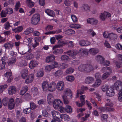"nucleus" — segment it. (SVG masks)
<instances>
[{"label":"nucleus","mask_w":122,"mask_h":122,"mask_svg":"<svg viewBox=\"0 0 122 122\" xmlns=\"http://www.w3.org/2000/svg\"><path fill=\"white\" fill-rule=\"evenodd\" d=\"M78 70L81 71L89 73L93 70H94V68L90 64H81L78 67Z\"/></svg>","instance_id":"f257e3e1"},{"label":"nucleus","mask_w":122,"mask_h":122,"mask_svg":"<svg viewBox=\"0 0 122 122\" xmlns=\"http://www.w3.org/2000/svg\"><path fill=\"white\" fill-rule=\"evenodd\" d=\"M65 94L62 96L63 100L65 104H68L69 103V99L72 97V94L71 90L68 89H66Z\"/></svg>","instance_id":"f03ea898"},{"label":"nucleus","mask_w":122,"mask_h":122,"mask_svg":"<svg viewBox=\"0 0 122 122\" xmlns=\"http://www.w3.org/2000/svg\"><path fill=\"white\" fill-rule=\"evenodd\" d=\"M40 20V15L38 14H35L32 18L31 23L33 24L36 25L38 24Z\"/></svg>","instance_id":"7ed1b4c3"},{"label":"nucleus","mask_w":122,"mask_h":122,"mask_svg":"<svg viewBox=\"0 0 122 122\" xmlns=\"http://www.w3.org/2000/svg\"><path fill=\"white\" fill-rule=\"evenodd\" d=\"M63 104L62 101L59 99H56L53 102V107L55 109H57Z\"/></svg>","instance_id":"20e7f679"},{"label":"nucleus","mask_w":122,"mask_h":122,"mask_svg":"<svg viewBox=\"0 0 122 122\" xmlns=\"http://www.w3.org/2000/svg\"><path fill=\"white\" fill-rule=\"evenodd\" d=\"M56 85V88L59 91H61L63 90L64 88V84L63 81H60L58 82Z\"/></svg>","instance_id":"39448f33"},{"label":"nucleus","mask_w":122,"mask_h":122,"mask_svg":"<svg viewBox=\"0 0 122 122\" xmlns=\"http://www.w3.org/2000/svg\"><path fill=\"white\" fill-rule=\"evenodd\" d=\"M51 114L53 117L56 118L57 121H61V119H60V118L61 117V115L58 111L55 110L51 112Z\"/></svg>","instance_id":"423d86ee"},{"label":"nucleus","mask_w":122,"mask_h":122,"mask_svg":"<svg viewBox=\"0 0 122 122\" xmlns=\"http://www.w3.org/2000/svg\"><path fill=\"white\" fill-rule=\"evenodd\" d=\"M111 16V15L109 13L105 12L101 14L100 16V18L102 21H104L107 17H109Z\"/></svg>","instance_id":"0eeeda50"},{"label":"nucleus","mask_w":122,"mask_h":122,"mask_svg":"<svg viewBox=\"0 0 122 122\" xmlns=\"http://www.w3.org/2000/svg\"><path fill=\"white\" fill-rule=\"evenodd\" d=\"M114 87L116 90L119 91L122 89V83L120 81H117L114 84Z\"/></svg>","instance_id":"6e6552de"},{"label":"nucleus","mask_w":122,"mask_h":122,"mask_svg":"<svg viewBox=\"0 0 122 122\" xmlns=\"http://www.w3.org/2000/svg\"><path fill=\"white\" fill-rule=\"evenodd\" d=\"M57 87L56 85L55 82H51L49 83L48 90L50 92L55 91Z\"/></svg>","instance_id":"1a4fd4ad"},{"label":"nucleus","mask_w":122,"mask_h":122,"mask_svg":"<svg viewBox=\"0 0 122 122\" xmlns=\"http://www.w3.org/2000/svg\"><path fill=\"white\" fill-rule=\"evenodd\" d=\"M115 94L114 89L112 88H109L106 91V95L109 97H112Z\"/></svg>","instance_id":"9d476101"},{"label":"nucleus","mask_w":122,"mask_h":122,"mask_svg":"<svg viewBox=\"0 0 122 122\" xmlns=\"http://www.w3.org/2000/svg\"><path fill=\"white\" fill-rule=\"evenodd\" d=\"M65 53L67 54L68 55L74 58V56L78 53V51L76 50L69 51L66 52Z\"/></svg>","instance_id":"9b49d317"},{"label":"nucleus","mask_w":122,"mask_h":122,"mask_svg":"<svg viewBox=\"0 0 122 122\" xmlns=\"http://www.w3.org/2000/svg\"><path fill=\"white\" fill-rule=\"evenodd\" d=\"M89 52L91 55H95L99 52V50L97 48H92L89 50Z\"/></svg>","instance_id":"f8f14e48"},{"label":"nucleus","mask_w":122,"mask_h":122,"mask_svg":"<svg viewBox=\"0 0 122 122\" xmlns=\"http://www.w3.org/2000/svg\"><path fill=\"white\" fill-rule=\"evenodd\" d=\"M88 23L93 25H96L98 23V20L94 18H90L87 20Z\"/></svg>","instance_id":"ddd939ff"},{"label":"nucleus","mask_w":122,"mask_h":122,"mask_svg":"<svg viewBox=\"0 0 122 122\" xmlns=\"http://www.w3.org/2000/svg\"><path fill=\"white\" fill-rule=\"evenodd\" d=\"M8 105L9 108L10 109H12L14 108L15 104L14 100L13 98H11L9 99Z\"/></svg>","instance_id":"4468645a"},{"label":"nucleus","mask_w":122,"mask_h":122,"mask_svg":"<svg viewBox=\"0 0 122 122\" xmlns=\"http://www.w3.org/2000/svg\"><path fill=\"white\" fill-rule=\"evenodd\" d=\"M82 10L84 11L89 12L90 11V8L89 5L86 4H82L81 6Z\"/></svg>","instance_id":"2eb2a0df"},{"label":"nucleus","mask_w":122,"mask_h":122,"mask_svg":"<svg viewBox=\"0 0 122 122\" xmlns=\"http://www.w3.org/2000/svg\"><path fill=\"white\" fill-rule=\"evenodd\" d=\"M95 59L98 62H100V64H102L103 63L105 59L102 56L98 55L96 57Z\"/></svg>","instance_id":"dca6fc26"},{"label":"nucleus","mask_w":122,"mask_h":122,"mask_svg":"<svg viewBox=\"0 0 122 122\" xmlns=\"http://www.w3.org/2000/svg\"><path fill=\"white\" fill-rule=\"evenodd\" d=\"M16 89L15 86H10L8 91L9 94L10 95H12L15 93Z\"/></svg>","instance_id":"f3484780"},{"label":"nucleus","mask_w":122,"mask_h":122,"mask_svg":"<svg viewBox=\"0 0 122 122\" xmlns=\"http://www.w3.org/2000/svg\"><path fill=\"white\" fill-rule=\"evenodd\" d=\"M79 42V45L82 46H87L90 44V43L88 41L83 40H81Z\"/></svg>","instance_id":"a211bd4d"},{"label":"nucleus","mask_w":122,"mask_h":122,"mask_svg":"<svg viewBox=\"0 0 122 122\" xmlns=\"http://www.w3.org/2000/svg\"><path fill=\"white\" fill-rule=\"evenodd\" d=\"M49 84L47 81H44L42 84V88L44 91L48 90Z\"/></svg>","instance_id":"6ab92c4d"},{"label":"nucleus","mask_w":122,"mask_h":122,"mask_svg":"<svg viewBox=\"0 0 122 122\" xmlns=\"http://www.w3.org/2000/svg\"><path fill=\"white\" fill-rule=\"evenodd\" d=\"M55 57L54 55H51L46 57V61L47 63H49L53 61L55 59Z\"/></svg>","instance_id":"aec40b11"},{"label":"nucleus","mask_w":122,"mask_h":122,"mask_svg":"<svg viewBox=\"0 0 122 122\" xmlns=\"http://www.w3.org/2000/svg\"><path fill=\"white\" fill-rule=\"evenodd\" d=\"M45 12L49 16L52 17H54L55 16L54 12L52 10L49 9H46L45 10Z\"/></svg>","instance_id":"412c9836"},{"label":"nucleus","mask_w":122,"mask_h":122,"mask_svg":"<svg viewBox=\"0 0 122 122\" xmlns=\"http://www.w3.org/2000/svg\"><path fill=\"white\" fill-rule=\"evenodd\" d=\"M102 81L100 79H96L94 84L92 85V86L94 87H98L101 84Z\"/></svg>","instance_id":"4be33fe9"},{"label":"nucleus","mask_w":122,"mask_h":122,"mask_svg":"<svg viewBox=\"0 0 122 122\" xmlns=\"http://www.w3.org/2000/svg\"><path fill=\"white\" fill-rule=\"evenodd\" d=\"M28 74V71L27 70L23 69L22 70L21 72V76L23 79H25L26 77Z\"/></svg>","instance_id":"5701e85b"},{"label":"nucleus","mask_w":122,"mask_h":122,"mask_svg":"<svg viewBox=\"0 0 122 122\" xmlns=\"http://www.w3.org/2000/svg\"><path fill=\"white\" fill-rule=\"evenodd\" d=\"M14 46V44L12 43L7 42L4 45V46L6 49H9L12 48Z\"/></svg>","instance_id":"b1692460"},{"label":"nucleus","mask_w":122,"mask_h":122,"mask_svg":"<svg viewBox=\"0 0 122 122\" xmlns=\"http://www.w3.org/2000/svg\"><path fill=\"white\" fill-rule=\"evenodd\" d=\"M94 80V79L93 77H91L88 76L86 78L85 82L86 84H89L91 83Z\"/></svg>","instance_id":"393cba45"},{"label":"nucleus","mask_w":122,"mask_h":122,"mask_svg":"<svg viewBox=\"0 0 122 122\" xmlns=\"http://www.w3.org/2000/svg\"><path fill=\"white\" fill-rule=\"evenodd\" d=\"M60 118H61L60 119H61V120L62 119H64V121H68L70 120L69 117L68 115L65 114H63L61 115V117H60Z\"/></svg>","instance_id":"a878e982"},{"label":"nucleus","mask_w":122,"mask_h":122,"mask_svg":"<svg viewBox=\"0 0 122 122\" xmlns=\"http://www.w3.org/2000/svg\"><path fill=\"white\" fill-rule=\"evenodd\" d=\"M28 90V87L27 86H25L22 87L20 91V94L21 95H23Z\"/></svg>","instance_id":"bb28decb"},{"label":"nucleus","mask_w":122,"mask_h":122,"mask_svg":"<svg viewBox=\"0 0 122 122\" xmlns=\"http://www.w3.org/2000/svg\"><path fill=\"white\" fill-rule=\"evenodd\" d=\"M117 35L113 33H112L110 34L109 38L113 40H115L117 39Z\"/></svg>","instance_id":"cd10ccee"},{"label":"nucleus","mask_w":122,"mask_h":122,"mask_svg":"<svg viewBox=\"0 0 122 122\" xmlns=\"http://www.w3.org/2000/svg\"><path fill=\"white\" fill-rule=\"evenodd\" d=\"M54 99L53 97L52 94H49L47 96V100L49 103L52 102Z\"/></svg>","instance_id":"c85d7f7f"},{"label":"nucleus","mask_w":122,"mask_h":122,"mask_svg":"<svg viewBox=\"0 0 122 122\" xmlns=\"http://www.w3.org/2000/svg\"><path fill=\"white\" fill-rule=\"evenodd\" d=\"M23 28L22 26H19L14 29H12V30L15 33L19 32L23 30Z\"/></svg>","instance_id":"c756f323"},{"label":"nucleus","mask_w":122,"mask_h":122,"mask_svg":"<svg viewBox=\"0 0 122 122\" xmlns=\"http://www.w3.org/2000/svg\"><path fill=\"white\" fill-rule=\"evenodd\" d=\"M44 75V71L42 70H39L38 71L36 76L38 77H41Z\"/></svg>","instance_id":"7c9ffc66"},{"label":"nucleus","mask_w":122,"mask_h":122,"mask_svg":"<svg viewBox=\"0 0 122 122\" xmlns=\"http://www.w3.org/2000/svg\"><path fill=\"white\" fill-rule=\"evenodd\" d=\"M70 27L72 28H74L75 29H77L81 27V26L78 24H71Z\"/></svg>","instance_id":"2f4dec72"},{"label":"nucleus","mask_w":122,"mask_h":122,"mask_svg":"<svg viewBox=\"0 0 122 122\" xmlns=\"http://www.w3.org/2000/svg\"><path fill=\"white\" fill-rule=\"evenodd\" d=\"M3 104L5 106L7 105L9 102V98L7 97L4 98L2 100Z\"/></svg>","instance_id":"473e14b6"},{"label":"nucleus","mask_w":122,"mask_h":122,"mask_svg":"<svg viewBox=\"0 0 122 122\" xmlns=\"http://www.w3.org/2000/svg\"><path fill=\"white\" fill-rule=\"evenodd\" d=\"M31 92L34 95H36L38 94V91L37 88L36 87L32 88L31 90Z\"/></svg>","instance_id":"72a5a7b5"},{"label":"nucleus","mask_w":122,"mask_h":122,"mask_svg":"<svg viewBox=\"0 0 122 122\" xmlns=\"http://www.w3.org/2000/svg\"><path fill=\"white\" fill-rule=\"evenodd\" d=\"M60 67L61 69H63L67 67L68 65L66 63H61L60 64Z\"/></svg>","instance_id":"f704fd0d"},{"label":"nucleus","mask_w":122,"mask_h":122,"mask_svg":"<svg viewBox=\"0 0 122 122\" xmlns=\"http://www.w3.org/2000/svg\"><path fill=\"white\" fill-rule=\"evenodd\" d=\"M66 112L69 113H71L72 112L71 107L69 105L66 106Z\"/></svg>","instance_id":"c9c22d12"},{"label":"nucleus","mask_w":122,"mask_h":122,"mask_svg":"<svg viewBox=\"0 0 122 122\" xmlns=\"http://www.w3.org/2000/svg\"><path fill=\"white\" fill-rule=\"evenodd\" d=\"M61 59V60L63 61H66L70 59L68 56L66 55L62 56Z\"/></svg>","instance_id":"e433bc0d"},{"label":"nucleus","mask_w":122,"mask_h":122,"mask_svg":"<svg viewBox=\"0 0 122 122\" xmlns=\"http://www.w3.org/2000/svg\"><path fill=\"white\" fill-rule=\"evenodd\" d=\"M63 73L60 70H58L56 71L54 75L56 77H59Z\"/></svg>","instance_id":"4c0bfd02"},{"label":"nucleus","mask_w":122,"mask_h":122,"mask_svg":"<svg viewBox=\"0 0 122 122\" xmlns=\"http://www.w3.org/2000/svg\"><path fill=\"white\" fill-rule=\"evenodd\" d=\"M74 71V69L73 68L70 67L67 69L66 72L67 74H71Z\"/></svg>","instance_id":"58836bf2"},{"label":"nucleus","mask_w":122,"mask_h":122,"mask_svg":"<svg viewBox=\"0 0 122 122\" xmlns=\"http://www.w3.org/2000/svg\"><path fill=\"white\" fill-rule=\"evenodd\" d=\"M38 64V62L36 61H31V67L32 68L35 67Z\"/></svg>","instance_id":"ea45409f"},{"label":"nucleus","mask_w":122,"mask_h":122,"mask_svg":"<svg viewBox=\"0 0 122 122\" xmlns=\"http://www.w3.org/2000/svg\"><path fill=\"white\" fill-rule=\"evenodd\" d=\"M66 80L69 81H72L74 79V77L72 76H68L66 77Z\"/></svg>","instance_id":"a19ab883"},{"label":"nucleus","mask_w":122,"mask_h":122,"mask_svg":"<svg viewBox=\"0 0 122 122\" xmlns=\"http://www.w3.org/2000/svg\"><path fill=\"white\" fill-rule=\"evenodd\" d=\"M109 74L106 72L104 73L102 76V80H104L108 77L110 75Z\"/></svg>","instance_id":"79ce46f5"},{"label":"nucleus","mask_w":122,"mask_h":122,"mask_svg":"<svg viewBox=\"0 0 122 122\" xmlns=\"http://www.w3.org/2000/svg\"><path fill=\"white\" fill-rule=\"evenodd\" d=\"M108 86L107 85H104L102 86L101 87V89L102 91L103 92H106L108 89Z\"/></svg>","instance_id":"37998d69"},{"label":"nucleus","mask_w":122,"mask_h":122,"mask_svg":"<svg viewBox=\"0 0 122 122\" xmlns=\"http://www.w3.org/2000/svg\"><path fill=\"white\" fill-rule=\"evenodd\" d=\"M41 38L39 37H37L35 38V44L33 45L32 46L33 47V48H34L37 46L39 44L38 43L36 42V41L37 40H40Z\"/></svg>","instance_id":"c03bdc74"},{"label":"nucleus","mask_w":122,"mask_h":122,"mask_svg":"<svg viewBox=\"0 0 122 122\" xmlns=\"http://www.w3.org/2000/svg\"><path fill=\"white\" fill-rule=\"evenodd\" d=\"M106 100L109 102L105 104V105L106 106H109L112 107L113 106L114 104L112 102H109L110 101V100L109 99H107Z\"/></svg>","instance_id":"a18cd8bd"},{"label":"nucleus","mask_w":122,"mask_h":122,"mask_svg":"<svg viewBox=\"0 0 122 122\" xmlns=\"http://www.w3.org/2000/svg\"><path fill=\"white\" fill-rule=\"evenodd\" d=\"M118 100L120 102H122V90L120 91L118 95Z\"/></svg>","instance_id":"49530a36"},{"label":"nucleus","mask_w":122,"mask_h":122,"mask_svg":"<svg viewBox=\"0 0 122 122\" xmlns=\"http://www.w3.org/2000/svg\"><path fill=\"white\" fill-rule=\"evenodd\" d=\"M88 33L90 34L92 37L94 36L96 34V33L92 29H89L88 31Z\"/></svg>","instance_id":"de8ad7c7"},{"label":"nucleus","mask_w":122,"mask_h":122,"mask_svg":"<svg viewBox=\"0 0 122 122\" xmlns=\"http://www.w3.org/2000/svg\"><path fill=\"white\" fill-rule=\"evenodd\" d=\"M79 52L80 53L85 54L86 55H87L88 53V51L87 50L82 49H80L79 50Z\"/></svg>","instance_id":"09e8293b"},{"label":"nucleus","mask_w":122,"mask_h":122,"mask_svg":"<svg viewBox=\"0 0 122 122\" xmlns=\"http://www.w3.org/2000/svg\"><path fill=\"white\" fill-rule=\"evenodd\" d=\"M59 111L61 113H63L66 112V108H65L63 107L60 106L59 107Z\"/></svg>","instance_id":"8fccbe9b"},{"label":"nucleus","mask_w":122,"mask_h":122,"mask_svg":"<svg viewBox=\"0 0 122 122\" xmlns=\"http://www.w3.org/2000/svg\"><path fill=\"white\" fill-rule=\"evenodd\" d=\"M46 100L44 99H42L39 100L38 102V104L40 105H42L44 104L46 102Z\"/></svg>","instance_id":"3c124183"},{"label":"nucleus","mask_w":122,"mask_h":122,"mask_svg":"<svg viewBox=\"0 0 122 122\" xmlns=\"http://www.w3.org/2000/svg\"><path fill=\"white\" fill-rule=\"evenodd\" d=\"M2 62L6 64V62H8V58L5 56H4L2 57L1 59Z\"/></svg>","instance_id":"603ef678"},{"label":"nucleus","mask_w":122,"mask_h":122,"mask_svg":"<svg viewBox=\"0 0 122 122\" xmlns=\"http://www.w3.org/2000/svg\"><path fill=\"white\" fill-rule=\"evenodd\" d=\"M75 31L72 29L67 30L66 31V33L68 35L74 34L75 33Z\"/></svg>","instance_id":"864d4df0"},{"label":"nucleus","mask_w":122,"mask_h":122,"mask_svg":"<svg viewBox=\"0 0 122 122\" xmlns=\"http://www.w3.org/2000/svg\"><path fill=\"white\" fill-rule=\"evenodd\" d=\"M90 102L92 103L93 105L96 108L97 107V104L95 102V100L92 98H90Z\"/></svg>","instance_id":"5fc2aeb1"},{"label":"nucleus","mask_w":122,"mask_h":122,"mask_svg":"<svg viewBox=\"0 0 122 122\" xmlns=\"http://www.w3.org/2000/svg\"><path fill=\"white\" fill-rule=\"evenodd\" d=\"M53 67L51 66L50 65H49L46 66L45 67V70L47 71H50L51 69H53Z\"/></svg>","instance_id":"6e6d98bb"},{"label":"nucleus","mask_w":122,"mask_h":122,"mask_svg":"<svg viewBox=\"0 0 122 122\" xmlns=\"http://www.w3.org/2000/svg\"><path fill=\"white\" fill-rule=\"evenodd\" d=\"M86 96L84 95H82L80 97V99L81 102L85 103V99L86 98Z\"/></svg>","instance_id":"4d7b16f0"},{"label":"nucleus","mask_w":122,"mask_h":122,"mask_svg":"<svg viewBox=\"0 0 122 122\" xmlns=\"http://www.w3.org/2000/svg\"><path fill=\"white\" fill-rule=\"evenodd\" d=\"M110 34L107 31H105L103 33V36L105 38H109Z\"/></svg>","instance_id":"13d9d810"},{"label":"nucleus","mask_w":122,"mask_h":122,"mask_svg":"<svg viewBox=\"0 0 122 122\" xmlns=\"http://www.w3.org/2000/svg\"><path fill=\"white\" fill-rule=\"evenodd\" d=\"M71 17L73 22H76L77 21V18L75 15H71Z\"/></svg>","instance_id":"bf43d9fd"},{"label":"nucleus","mask_w":122,"mask_h":122,"mask_svg":"<svg viewBox=\"0 0 122 122\" xmlns=\"http://www.w3.org/2000/svg\"><path fill=\"white\" fill-rule=\"evenodd\" d=\"M7 14V13L5 10V11L2 10L0 13V15L2 17H4L6 16Z\"/></svg>","instance_id":"052dcab7"},{"label":"nucleus","mask_w":122,"mask_h":122,"mask_svg":"<svg viewBox=\"0 0 122 122\" xmlns=\"http://www.w3.org/2000/svg\"><path fill=\"white\" fill-rule=\"evenodd\" d=\"M4 76L5 77H12V74L10 72H7L5 74H4Z\"/></svg>","instance_id":"680f3d73"},{"label":"nucleus","mask_w":122,"mask_h":122,"mask_svg":"<svg viewBox=\"0 0 122 122\" xmlns=\"http://www.w3.org/2000/svg\"><path fill=\"white\" fill-rule=\"evenodd\" d=\"M23 112H24L25 114L29 113L30 112V108H27L24 109Z\"/></svg>","instance_id":"e2e57ef3"},{"label":"nucleus","mask_w":122,"mask_h":122,"mask_svg":"<svg viewBox=\"0 0 122 122\" xmlns=\"http://www.w3.org/2000/svg\"><path fill=\"white\" fill-rule=\"evenodd\" d=\"M86 104L88 107V109L89 110H91L92 109V104L89 102L87 101V100H86Z\"/></svg>","instance_id":"0e129e2a"},{"label":"nucleus","mask_w":122,"mask_h":122,"mask_svg":"<svg viewBox=\"0 0 122 122\" xmlns=\"http://www.w3.org/2000/svg\"><path fill=\"white\" fill-rule=\"evenodd\" d=\"M7 14H10L13 13L12 9L11 8H8L5 10Z\"/></svg>","instance_id":"69168bd1"},{"label":"nucleus","mask_w":122,"mask_h":122,"mask_svg":"<svg viewBox=\"0 0 122 122\" xmlns=\"http://www.w3.org/2000/svg\"><path fill=\"white\" fill-rule=\"evenodd\" d=\"M50 65L51 66H52L53 67V69L58 66V64L57 62L55 61Z\"/></svg>","instance_id":"338daca9"},{"label":"nucleus","mask_w":122,"mask_h":122,"mask_svg":"<svg viewBox=\"0 0 122 122\" xmlns=\"http://www.w3.org/2000/svg\"><path fill=\"white\" fill-rule=\"evenodd\" d=\"M115 47L118 50H122V46L119 44H118L116 45Z\"/></svg>","instance_id":"774afa93"}]
</instances>
